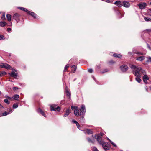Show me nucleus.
Returning <instances> with one entry per match:
<instances>
[{
    "mask_svg": "<svg viewBox=\"0 0 151 151\" xmlns=\"http://www.w3.org/2000/svg\"><path fill=\"white\" fill-rule=\"evenodd\" d=\"M9 114V113H8L6 111H5V112H4L3 113V114H2V116H6V115H7Z\"/></svg>",
    "mask_w": 151,
    "mask_h": 151,
    "instance_id": "nucleus-37",
    "label": "nucleus"
},
{
    "mask_svg": "<svg viewBox=\"0 0 151 151\" xmlns=\"http://www.w3.org/2000/svg\"><path fill=\"white\" fill-rule=\"evenodd\" d=\"M80 112H81L82 114H85L86 112V108L85 106L83 105H82L81 106V108L80 109Z\"/></svg>",
    "mask_w": 151,
    "mask_h": 151,
    "instance_id": "nucleus-5",
    "label": "nucleus"
},
{
    "mask_svg": "<svg viewBox=\"0 0 151 151\" xmlns=\"http://www.w3.org/2000/svg\"><path fill=\"white\" fill-rule=\"evenodd\" d=\"M4 38V37L3 35H0V40H2Z\"/></svg>",
    "mask_w": 151,
    "mask_h": 151,
    "instance_id": "nucleus-44",
    "label": "nucleus"
},
{
    "mask_svg": "<svg viewBox=\"0 0 151 151\" xmlns=\"http://www.w3.org/2000/svg\"><path fill=\"white\" fill-rule=\"evenodd\" d=\"M92 138H94V136H93V135H92Z\"/></svg>",
    "mask_w": 151,
    "mask_h": 151,
    "instance_id": "nucleus-63",
    "label": "nucleus"
},
{
    "mask_svg": "<svg viewBox=\"0 0 151 151\" xmlns=\"http://www.w3.org/2000/svg\"><path fill=\"white\" fill-rule=\"evenodd\" d=\"M71 112V110L70 109H68L66 111L65 113L63 115L64 117H66L68 116Z\"/></svg>",
    "mask_w": 151,
    "mask_h": 151,
    "instance_id": "nucleus-11",
    "label": "nucleus"
},
{
    "mask_svg": "<svg viewBox=\"0 0 151 151\" xmlns=\"http://www.w3.org/2000/svg\"><path fill=\"white\" fill-rule=\"evenodd\" d=\"M76 126L77 127V128L79 129H81V127H80V126L79 124V123H78V124H76Z\"/></svg>",
    "mask_w": 151,
    "mask_h": 151,
    "instance_id": "nucleus-47",
    "label": "nucleus"
},
{
    "mask_svg": "<svg viewBox=\"0 0 151 151\" xmlns=\"http://www.w3.org/2000/svg\"><path fill=\"white\" fill-rule=\"evenodd\" d=\"M128 54L130 55H132V52H128Z\"/></svg>",
    "mask_w": 151,
    "mask_h": 151,
    "instance_id": "nucleus-60",
    "label": "nucleus"
},
{
    "mask_svg": "<svg viewBox=\"0 0 151 151\" xmlns=\"http://www.w3.org/2000/svg\"><path fill=\"white\" fill-rule=\"evenodd\" d=\"M19 98V96L18 95L16 94L14 96L13 99L16 100H17Z\"/></svg>",
    "mask_w": 151,
    "mask_h": 151,
    "instance_id": "nucleus-26",
    "label": "nucleus"
},
{
    "mask_svg": "<svg viewBox=\"0 0 151 151\" xmlns=\"http://www.w3.org/2000/svg\"><path fill=\"white\" fill-rule=\"evenodd\" d=\"M144 19V20L146 21H149L151 20V19L147 17H145Z\"/></svg>",
    "mask_w": 151,
    "mask_h": 151,
    "instance_id": "nucleus-35",
    "label": "nucleus"
},
{
    "mask_svg": "<svg viewBox=\"0 0 151 151\" xmlns=\"http://www.w3.org/2000/svg\"><path fill=\"white\" fill-rule=\"evenodd\" d=\"M27 14L31 15L34 18H36V14L35 13L29 11V12H28Z\"/></svg>",
    "mask_w": 151,
    "mask_h": 151,
    "instance_id": "nucleus-16",
    "label": "nucleus"
},
{
    "mask_svg": "<svg viewBox=\"0 0 151 151\" xmlns=\"http://www.w3.org/2000/svg\"><path fill=\"white\" fill-rule=\"evenodd\" d=\"M109 63L111 64H112L114 63V62L112 60H111L109 62Z\"/></svg>",
    "mask_w": 151,
    "mask_h": 151,
    "instance_id": "nucleus-54",
    "label": "nucleus"
},
{
    "mask_svg": "<svg viewBox=\"0 0 151 151\" xmlns=\"http://www.w3.org/2000/svg\"><path fill=\"white\" fill-rule=\"evenodd\" d=\"M84 132L86 134V133L88 134H92L93 133V131L90 129H87L86 130H84Z\"/></svg>",
    "mask_w": 151,
    "mask_h": 151,
    "instance_id": "nucleus-14",
    "label": "nucleus"
},
{
    "mask_svg": "<svg viewBox=\"0 0 151 151\" xmlns=\"http://www.w3.org/2000/svg\"><path fill=\"white\" fill-rule=\"evenodd\" d=\"M145 88L146 89L147 91H148V88L147 86H145Z\"/></svg>",
    "mask_w": 151,
    "mask_h": 151,
    "instance_id": "nucleus-53",
    "label": "nucleus"
},
{
    "mask_svg": "<svg viewBox=\"0 0 151 151\" xmlns=\"http://www.w3.org/2000/svg\"><path fill=\"white\" fill-rule=\"evenodd\" d=\"M130 67L131 68L134 69V74L137 77L135 78L136 81L138 83H140L141 81V79L139 78L141 76L142 74H144L145 73V70L142 69L141 68L136 66L134 65H131Z\"/></svg>",
    "mask_w": 151,
    "mask_h": 151,
    "instance_id": "nucleus-1",
    "label": "nucleus"
},
{
    "mask_svg": "<svg viewBox=\"0 0 151 151\" xmlns=\"http://www.w3.org/2000/svg\"><path fill=\"white\" fill-rule=\"evenodd\" d=\"M4 107L0 104V108H3Z\"/></svg>",
    "mask_w": 151,
    "mask_h": 151,
    "instance_id": "nucleus-56",
    "label": "nucleus"
},
{
    "mask_svg": "<svg viewBox=\"0 0 151 151\" xmlns=\"http://www.w3.org/2000/svg\"><path fill=\"white\" fill-rule=\"evenodd\" d=\"M101 139H97L99 143L100 144H101L103 146V144L105 143L102 140H100Z\"/></svg>",
    "mask_w": 151,
    "mask_h": 151,
    "instance_id": "nucleus-32",
    "label": "nucleus"
},
{
    "mask_svg": "<svg viewBox=\"0 0 151 151\" xmlns=\"http://www.w3.org/2000/svg\"><path fill=\"white\" fill-rule=\"evenodd\" d=\"M114 4L116 5L119 7H121L122 6L121 2L119 1H117L114 3Z\"/></svg>",
    "mask_w": 151,
    "mask_h": 151,
    "instance_id": "nucleus-15",
    "label": "nucleus"
},
{
    "mask_svg": "<svg viewBox=\"0 0 151 151\" xmlns=\"http://www.w3.org/2000/svg\"><path fill=\"white\" fill-rule=\"evenodd\" d=\"M66 93L67 96L69 97V98H70V93L68 91V88L66 87Z\"/></svg>",
    "mask_w": 151,
    "mask_h": 151,
    "instance_id": "nucleus-17",
    "label": "nucleus"
},
{
    "mask_svg": "<svg viewBox=\"0 0 151 151\" xmlns=\"http://www.w3.org/2000/svg\"><path fill=\"white\" fill-rule=\"evenodd\" d=\"M71 68L73 69L72 70L73 72L74 73L76 71V66L75 65H72L71 66Z\"/></svg>",
    "mask_w": 151,
    "mask_h": 151,
    "instance_id": "nucleus-28",
    "label": "nucleus"
},
{
    "mask_svg": "<svg viewBox=\"0 0 151 151\" xmlns=\"http://www.w3.org/2000/svg\"><path fill=\"white\" fill-rule=\"evenodd\" d=\"M106 2L108 3H110V2L109 0H106Z\"/></svg>",
    "mask_w": 151,
    "mask_h": 151,
    "instance_id": "nucleus-58",
    "label": "nucleus"
},
{
    "mask_svg": "<svg viewBox=\"0 0 151 151\" xmlns=\"http://www.w3.org/2000/svg\"><path fill=\"white\" fill-rule=\"evenodd\" d=\"M103 135V134L102 133H101V135H99L97 134H96L95 135V138L96 139H101Z\"/></svg>",
    "mask_w": 151,
    "mask_h": 151,
    "instance_id": "nucleus-13",
    "label": "nucleus"
},
{
    "mask_svg": "<svg viewBox=\"0 0 151 151\" xmlns=\"http://www.w3.org/2000/svg\"><path fill=\"white\" fill-rule=\"evenodd\" d=\"M6 74V73L4 71L0 72V76H2Z\"/></svg>",
    "mask_w": 151,
    "mask_h": 151,
    "instance_id": "nucleus-27",
    "label": "nucleus"
},
{
    "mask_svg": "<svg viewBox=\"0 0 151 151\" xmlns=\"http://www.w3.org/2000/svg\"><path fill=\"white\" fill-rule=\"evenodd\" d=\"M122 4L123 6L125 7H129L130 5V3L127 1H123Z\"/></svg>",
    "mask_w": 151,
    "mask_h": 151,
    "instance_id": "nucleus-8",
    "label": "nucleus"
},
{
    "mask_svg": "<svg viewBox=\"0 0 151 151\" xmlns=\"http://www.w3.org/2000/svg\"><path fill=\"white\" fill-rule=\"evenodd\" d=\"M72 122L74 123H75L76 124H78V122L75 120H73L72 121Z\"/></svg>",
    "mask_w": 151,
    "mask_h": 151,
    "instance_id": "nucleus-43",
    "label": "nucleus"
},
{
    "mask_svg": "<svg viewBox=\"0 0 151 151\" xmlns=\"http://www.w3.org/2000/svg\"><path fill=\"white\" fill-rule=\"evenodd\" d=\"M120 68L121 70L123 72H126L128 69V66L127 65H122L120 66Z\"/></svg>",
    "mask_w": 151,
    "mask_h": 151,
    "instance_id": "nucleus-2",
    "label": "nucleus"
},
{
    "mask_svg": "<svg viewBox=\"0 0 151 151\" xmlns=\"http://www.w3.org/2000/svg\"><path fill=\"white\" fill-rule=\"evenodd\" d=\"M146 31H147L149 32H151V29H148L146 30Z\"/></svg>",
    "mask_w": 151,
    "mask_h": 151,
    "instance_id": "nucleus-57",
    "label": "nucleus"
},
{
    "mask_svg": "<svg viewBox=\"0 0 151 151\" xmlns=\"http://www.w3.org/2000/svg\"><path fill=\"white\" fill-rule=\"evenodd\" d=\"M147 46L148 48L150 50H151V45H150L148 44L147 43Z\"/></svg>",
    "mask_w": 151,
    "mask_h": 151,
    "instance_id": "nucleus-42",
    "label": "nucleus"
},
{
    "mask_svg": "<svg viewBox=\"0 0 151 151\" xmlns=\"http://www.w3.org/2000/svg\"><path fill=\"white\" fill-rule=\"evenodd\" d=\"M18 89H19V88L17 87H14L13 88V89L14 91H15L16 90Z\"/></svg>",
    "mask_w": 151,
    "mask_h": 151,
    "instance_id": "nucleus-45",
    "label": "nucleus"
},
{
    "mask_svg": "<svg viewBox=\"0 0 151 151\" xmlns=\"http://www.w3.org/2000/svg\"><path fill=\"white\" fill-rule=\"evenodd\" d=\"M116 13H117V14H120V12L118 10H116Z\"/></svg>",
    "mask_w": 151,
    "mask_h": 151,
    "instance_id": "nucleus-51",
    "label": "nucleus"
},
{
    "mask_svg": "<svg viewBox=\"0 0 151 151\" xmlns=\"http://www.w3.org/2000/svg\"><path fill=\"white\" fill-rule=\"evenodd\" d=\"M91 150L93 151H99L97 148L95 147H92Z\"/></svg>",
    "mask_w": 151,
    "mask_h": 151,
    "instance_id": "nucleus-34",
    "label": "nucleus"
},
{
    "mask_svg": "<svg viewBox=\"0 0 151 151\" xmlns=\"http://www.w3.org/2000/svg\"><path fill=\"white\" fill-rule=\"evenodd\" d=\"M74 114L76 116H79L81 115V112L79 111L78 109H76L74 111Z\"/></svg>",
    "mask_w": 151,
    "mask_h": 151,
    "instance_id": "nucleus-7",
    "label": "nucleus"
},
{
    "mask_svg": "<svg viewBox=\"0 0 151 151\" xmlns=\"http://www.w3.org/2000/svg\"><path fill=\"white\" fill-rule=\"evenodd\" d=\"M3 63H2L1 64H0V68H3Z\"/></svg>",
    "mask_w": 151,
    "mask_h": 151,
    "instance_id": "nucleus-52",
    "label": "nucleus"
},
{
    "mask_svg": "<svg viewBox=\"0 0 151 151\" xmlns=\"http://www.w3.org/2000/svg\"><path fill=\"white\" fill-rule=\"evenodd\" d=\"M143 81L145 84H146L147 83V80L143 79Z\"/></svg>",
    "mask_w": 151,
    "mask_h": 151,
    "instance_id": "nucleus-48",
    "label": "nucleus"
},
{
    "mask_svg": "<svg viewBox=\"0 0 151 151\" xmlns=\"http://www.w3.org/2000/svg\"><path fill=\"white\" fill-rule=\"evenodd\" d=\"M82 122L83 123L84 122V120L83 119V117L82 118Z\"/></svg>",
    "mask_w": 151,
    "mask_h": 151,
    "instance_id": "nucleus-59",
    "label": "nucleus"
},
{
    "mask_svg": "<svg viewBox=\"0 0 151 151\" xmlns=\"http://www.w3.org/2000/svg\"><path fill=\"white\" fill-rule=\"evenodd\" d=\"M56 106L55 105H51L50 106L51 111H56V110L55 109Z\"/></svg>",
    "mask_w": 151,
    "mask_h": 151,
    "instance_id": "nucleus-20",
    "label": "nucleus"
},
{
    "mask_svg": "<svg viewBox=\"0 0 151 151\" xmlns=\"http://www.w3.org/2000/svg\"><path fill=\"white\" fill-rule=\"evenodd\" d=\"M2 13V17H1V18L2 20H4L5 19V13L4 12H3Z\"/></svg>",
    "mask_w": 151,
    "mask_h": 151,
    "instance_id": "nucleus-29",
    "label": "nucleus"
},
{
    "mask_svg": "<svg viewBox=\"0 0 151 151\" xmlns=\"http://www.w3.org/2000/svg\"><path fill=\"white\" fill-rule=\"evenodd\" d=\"M20 15L17 13H16L14 14L13 16V18L16 21L18 22L19 20V17Z\"/></svg>",
    "mask_w": 151,
    "mask_h": 151,
    "instance_id": "nucleus-3",
    "label": "nucleus"
},
{
    "mask_svg": "<svg viewBox=\"0 0 151 151\" xmlns=\"http://www.w3.org/2000/svg\"><path fill=\"white\" fill-rule=\"evenodd\" d=\"M87 139L88 140V141L89 143H92L93 144L94 142V139H91L89 138H87Z\"/></svg>",
    "mask_w": 151,
    "mask_h": 151,
    "instance_id": "nucleus-21",
    "label": "nucleus"
},
{
    "mask_svg": "<svg viewBox=\"0 0 151 151\" xmlns=\"http://www.w3.org/2000/svg\"><path fill=\"white\" fill-rule=\"evenodd\" d=\"M71 108L73 110L74 109H78V107L76 106H71Z\"/></svg>",
    "mask_w": 151,
    "mask_h": 151,
    "instance_id": "nucleus-40",
    "label": "nucleus"
},
{
    "mask_svg": "<svg viewBox=\"0 0 151 151\" xmlns=\"http://www.w3.org/2000/svg\"><path fill=\"white\" fill-rule=\"evenodd\" d=\"M108 69H105L103 71H102V73H104L106 72H108Z\"/></svg>",
    "mask_w": 151,
    "mask_h": 151,
    "instance_id": "nucleus-46",
    "label": "nucleus"
},
{
    "mask_svg": "<svg viewBox=\"0 0 151 151\" xmlns=\"http://www.w3.org/2000/svg\"><path fill=\"white\" fill-rule=\"evenodd\" d=\"M18 8L20 10H23L24 12H26L27 13L28 12H29V10L25 8L22 7H18Z\"/></svg>",
    "mask_w": 151,
    "mask_h": 151,
    "instance_id": "nucleus-19",
    "label": "nucleus"
},
{
    "mask_svg": "<svg viewBox=\"0 0 151 151\" xmlns=\"http://www.w3.org/2000/svg\"><path fill=\"white\" fill-rule=\"evenodd\" d=\"M55 109L56 111V110H57L58 111H60V107L59 106H58Z\"/></svg>",
    "mask_w": 151,
    "mask_h": 151,
    "instance_id": "nucleus-41",
    "label": "nucleus"
},
{
    "mask_svg": "<svg viewBox=\"0 0 151 151\" xmlns=\"http://www.w3.org/2000/svg\"><path fill=\"white\" fill-rule=\"evenodd\" d=\"M37 111L38 113L40 114L44 117H46V116L45 113L40 108H39L37 110Z\"/></svg>",
    "mask_w": 151,
    "mask_h": 151,
    "instance_id": "nucleus-10",
    "label": "nucleus"
},
{
    "mask_svg": "<svg viewBox=\"0 0 151 151\" xmlns=\"http://www.w3.org/2000/svg\"><path fill=\"white\" fill-rule=\"evenodd\" d=\"M4 101L5 103H6L8 104H10L9 101L7 99H5L4 100Z\"/></svg>",
    "mask_w": 151,
    "mask_h": 151,
    "instance_id": "nucleus-36",
    "label": "nucleus"
},
{
    "mask_svg": "<svg viewBox=\"0 0 151 151\" xmlns=\"http://www.w3.org/2000/svg\"><path fill=\"white\" fill-rule=\"evenodd\" d=\"M103 147L105 150H109L110 148V145L109 144L105 143L103 144Z\"/></svg>",
    "mask_w": 151,
    "mask_h": 151,
    "instance_id": "nucleus-6",
    "label": "nucleus"
},
{
    "mask_svg": "<svg viewBox=\"0 0 151 151\" xmlns=\"http://www.w3.org/2000/svg\"><path fill=\"white\" fill-rule=\"evenodd\" d=\"M13 107L14 108H16L18 107V105L17 104H14L13 106Z\"/></svg>",
    "mask_w": 151,
    "mask_h": 151,
    "instance_id": "nucleus-38",
    "label": "nucleus"
},
{
    "mask_svg": "<svg viewBox=\"0 0 151 151\" xmlns=\"http://www.w3.org/2000/svg\"><path fill=\"white\" fill-rule=\"evenodd\" d=\"M12 109H10L9 111V112L8 113H12Z\"/></svg>",
    "mask_w": 151,
    "mask_h": 151,
    "instance_id": "nucleus-55",
    "label": "nucleus"
},
{
    "mask_svg": "<svg viewBox=\"0 0 151 151\" xmlns=\"http://www.w3.org/2000/svg\"><path fill=\"white\" fill-rule=\"evenodd\" d=\"M93 78L94 79V80H95V78L94 77H93Z\"/></svg>",
    "mask_w": 151,
    "mask_h": 151,
    "instance_id": "nucleus-64",
    "label": "nucleus"
},
{
    "mask_svg": "<svg viewBox=\"0 0 151 151\" xmlns=\"http://www.w3.org/2000/svg\"><path fill=\"white\" fill-rule=\"evenodd\" d=\"M7 98H8L9 99H11V98L9 96H7Z\"/></svg>",
    "mask_w": 151,
    "mask_h": 151,
    "instance_id": "nucleus-61",
    "label": "nucleus"
},
{
    "mask_svg": "<svg viewBox=\"0 0 151 151\" xmlns=\"http://www.w3.org/2000/svg\"><path fill=\"white\" fill-rule=\"evenodd\" d=\"M3 68H5L7 69H9L11 68V66L7 64L4 63L3 64Z\"/></svg>",
    "mask_w": 151,
    "mask_h": 151,
    "instance_id": "nucleus-18",
    "label": "nucleus"
},
{
    "mask_svg": "<svg viewBox=\"0 0 151 151\" xmlns=\"http://www.w3.org/2000/svg\"><path fill=\"white\" fill-rule=\"evenodd\" d=\"M7 23L4 22H0V26L1 27H3L5 26Z\"/></svg>",
    "mask_w": 151,
    "mask_h": 151,
    "instance_id": "nucleus-22",
    "label": "nucleus"
},
{
    "mask_svg": "<svg viewBox=\"0 0 151 151\" xmlns=\"http://www.w3.org/2000/svg\"><path fill=\"white\" fill-rule=\"evenodd\" d=\"M138 6L140 9H144L147 6V4L145 3H143L139 4Z\"/></svg>",
    "mask_w": 151,
    "mask_h": 151,
    "instance_id": "nucleus-4",
    "label": "nucleus"
},
{
    "mask_svg": "<svg viewBox=\"0 0 151 151\" xmlns=\"http://www.w3.org/2000/svg\"><path fill=\"white\" fill-rule=\"evenodd\" d=\"M6 17L9 21L10 22L11 20V16L10 14H7Z\"/></svg>",
    "mask_w": 151,
    "mask_h": 151,
    "instance_id": "nucleus-24",
    "label": "nucleus"
},
{
    "mask_svg": "<svg viewBox=\"0 0 151 151\" xmlns=\"http://www.w3.org/2000/svg\"><path fill=\"white\" fill-rule=\"evenodd\" d=\"M7 30L8 32H9V31H11V29L10 28H8L7 29Z\"/></svg>",
    "mask_w": 151,
    "mask_h": 151,
    "instance_id": "nucleus-50",
    "label": "nucleus"
},
{
    "mask_svg": "<svg viewBox=\"0 0 151 151\" xmlns=\"http://www.w3.org/2000/svg\"><path fill=\"white\" fill-rule=\"evenodd\" d=\"M107 139L109 140V141L111 143V144L113 145V146L115 147H117V146L113 142L110 140L109 138H107Z\"/></svg>",
    "mask_w": 151,
    "mask_h": 151,
    "instance_id": "nucleus-31",
    "label": "nucleus"
},
{
    "mask_svg": "<svg viewBox=\"0 0 151 151\" xmlns=\"http://www.w3.org/2000/svg\"><path fill=\"white\" fill-rule=\"evenodd\" d=\"M146 73L145 72V73H144V76L143 77V79H145V80H149V78L147 76V75H145Z\"/></svg>",
    "mask_w": 151,
    "mask_h": 151,
    "instance_id": "nucleus-30",
    "label": "nucleus"
},
{
    "mask_svg": "<svg viewBox=\"0 0 151 151\" xmlns=\"http://www.w3.org/2000/svg\"><path fill=\"white\" fill-rule=\"evenodd\" d=\"M9 74L11 76L14 78H15L17 76V73H15L14 70H12L11 73Z\"/></svg>",
    "mask_w": 151,
    "mask_h": 151,
    "instance_id": "nucleus-9",
    "label": "nucleus"
},
{
    "mask_svg": "<svg viewBox=\"0 0 151 151\" xmlns=\"http://www.w3.org/2000/svg\"><path fill=\"white\" fill-rule=\"evenodd\" d=\"M147 62L151 63V57L150 56H148L147 57Z\"/></svg>",
    "mask_w": 151,
    "mask_h": 151,
    "instance_id": "nucleus-33",
    "label": "nucleus"
},
{
    "mask_svg": "<svg viewBox=\"0 0 151 151\" xmlns=\"http://www.w3.org/2000/svg\"><path fill=\"white\" fill-rule=\"evenodd\" d=\"M69 67V65L67 64V65L65 67L64 71H66V70Z\"/></svg>",
    "mask_w": 151,
    "mask_h": 151,
    "instance_id": "nucleus-39",
    "label": "nucleus"
},
{
    "mask_svg": "<svg viewBox=\"0 0 151 151\" xmlns=\"http://www.w3.org/2000/svg\"><path fill=\"white\" fill-rule=\"evenodd\" d=\"M145 58V56H141L136 58V60L139 61H143Z\"/></svg>",
    "mask_w": 151,
    "mask_h": 151,
    "instance_id": "nucleus-12",
    "label": "nucleus"
},
{
    "mask_svg": "<svg viewBox=\"0 0 151 151\" xmlns=\"http://www.w3.org/2000/svg\"><path fill=\"white\" fill-rule=\"evenodd\" d=\"M113 56L115 57H117L119 58H122V56L120 54L115 53L113 55Z\"/></svg>",
    "mask_w": 151,
    "mask_h": 151,
    "instance_id": "nucleus-23",
    "label": "nucleus"
},
{
    "mask_svg": "<svg viewBox=\"0 0 151 151\" xmlns=\"http://www.w3.org/2000/svg\"><path fill=\"white\" fill-rule=\"evenodd\" d=\"M20 85L21 86H24V84H23V85H22V84H20Z\"/></svg>",
    "mask_w": 151,
    "mask_h": 151,
    "instance_id": "nucleus-62",
    "label": "nucleus"
},
{
    "mask_svg": "<svg viewBox=\"0 0 151 151\" xmlns=\"http://www.w3.org/2000/svg\"><path fill=\"white\" fill-rule=\"evenodd\" d=\"M88 72L90 73H92L93 72V70L92 69H89L88 70Z\"/></svg>",
    "mask_w": 151,
    "mask_h": 151,
    "instance_id": "nucleus-49",
    "label": "nucleus"
},
{
    "mask_svg": "<svg viewBox=\"0 0 151 151\" xmlns=\"http://www.w3.org/2000/svg\"><path fill=\"white\" fill-rule=\"evenodd\" d=\"M133 52L134 53L138 54L140 55H143L142 53L139 52H138L136 50H134L133 51Z\"/></svg>",
    "mask_w": 151,
    "mask_h": 151,
    "instance_id": "nucleus-25",
    "label": "nucleus"
}]
</instances>
